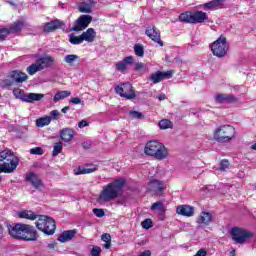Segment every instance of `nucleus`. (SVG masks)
I'll use <instances>...</instances> for the list:
<instances>
[{
  "label": "nucleus",
  "mask_w": 256,
  "mask_h": 256,
  "mask_svg": "<svg viewBox=\"0 0 256 256\" xmlns=\"http://www.w3.org/2000/svg\"><path fill=\"white\" fill-rule=\"evenodd\" d=\"M124 185L125 180L121 178L105 185L97 199L98 203H109V201L117 199Z\"/></svg>",
  "instance_id": "obj_1"
},
{
  "label": "nucleus",
  "mask_w": 256,
  "mask_h": 256,
  "mask_svg": "<svg viewBox=\"0 0 256 256\" xmlns=\"http://www.w3.org/2000/svg\"><path fill=\"white\" fill-rule=\"evenodd\" d=\"M9 234L14 239H23L24 241H37V230L28 224H16L8 228Z\"/></svg>",
  "instance_id": "obj_2"
},
{
  "label": "nucleus",
  "mask_w": 256,
  "mask_h": 256,
  "mask_svg": "<svg viewBox=\"0 0 256 256\" xmlns=\"http://www.w3.org/2000/svg\"><path fill=\"white\" fill-rule=\"evenodd\" d=\"M144 153L149 157H155L158 161H163V159H167L169 157V149L157 140L147 142L144 148Z\"/></svg>",
  "instance_id": "obj_3"
},
{
  "label": "nucleus",
  "mask_w": 256,
  "mask_h": 256,
  "mask_svg": "<svg viewBox=\"0 0 256 256\" xmlns=\"http://www.w3.org/2000/svg\"><path fill=\"white\" fill-rule=\"evenodd\" d=\"M213 137L217 143H231L237 137V130L229 124L220 125L214 130Z\"/></svg>",
  "instance_id": "obj_4"
},
{
  "label": "nucleus",
  "mask_w": 256,
  "mask_h": 256,
  "mask_svg": "<svg viewBox=\"0 0 256 256\" xmlns=\"http://www.w3.org/2000/svg\"><path fill=\"white\" fill-rule=\"evenodd\" d=\"M0 161H6L0 164V173H13L19 166V158L10 150L0 152Z\"/></svg>",
  "instance_id": "obj_5"
},
{
  "label": "nucleus",
  "mask_w": 256,
  "mask_h": 256,
  "mask_svg": "<svg viewBox=\"0 0 256 256\" xmlns=\"http://www.w3.org/2000/svg\"><path fill=\"white\" fill-rule=\"evenodd\" d=\"M35 225L39 231L45 233V235H53L57 226L55 220L49 216L41 215L38 216V220L35 222Z\"/></svg>",
  "instance_id": "obj_6"
},
{
  "label": "nucleus",
  "mask_w": 256,
  "mask_h": 256,
  "mask_svg": "<svg viewBox=\"0 0 256 256\" xmlns=\"http://www.w3.org/2000/svg\"><path fill=\"white\" fill-rule=\"evenodd\" d=\"M53 65H55L54 57L43 56L40 57L37 62L27 67V73H29L30 75H35V73L43 71V69H48V67H53Z\"/></svg>",
  "instance_id": "obj_7"
},
{
  "label": "nucleus",
  "mask_w": 256,
  "mask_h": 256,
  "mask_svg": "<svg viewBox=\"0 0 256 256\" xmlns=\"http://www.w3.org/2000/svg\"><path fill=\"white\" fill-rule=\"evenodd\" d=\"M207 19H209V16L201 10L194 12H185L180 14L179 16V20L182 23H191L194 25H196L197 23H205Z\"/></svg>",
  "instance_id": "obj_8"
},
{
  "label": "nucleus",
  "mask_w": 256,
  "mask_h": 256,
  "mask_svg": "<svg viewBox=\"0 0 256 256\" xmlns=\"http://www.w3.org/2000/svg\"><path fill=\"white\" fill-rule=\"evenodd\" d=\"M211 51L215 57H225L229 47L227 46V39L225 37L218 38L215 42L211 44Z\"/></svg>",
  "instance_id": "obj_9"
},
{
  "label": "nucleus",
  "mask_w": 256,
  "mask_h": 256,
  "mask_svg": "<svg viewBox=\"0 0 256 256\" xmlns=\"http://www.w3.org/2000/svg\"><path fill=\"white\" fill-rule=\"evenodd\" d=\"M231 236L235 243L243 245V243H246L248 239L253 237V232L244 228L235 227L231 230Z\"/></svg>",
  "instance_id": "obj_10"
},
{
  "label": "nucleus",
  "mask_w": 256,
  "mask_h": 256,
  "mask_svg": "<svg viewBox=\"0 0 256 256\" xmlns=\"http://www.w3.org/2000/svg\"><path fill=\"white\" fill-rule=\"evenodd\" d=\"M29 77L26 73L21 72L19 70H14L10 73L8 78L4 81V85L6 87H11L14 83H25Z\"/></svg>",
  "instance_id": "obj_11"
},
{
  "label": "nucleus",
  "mask_w": 256,
  "mask_h": 256,
  "mask_svg": "<svg viewBox=\"0 0 256 256\" xmlns=\"http://www.w3.org/2000/svg\"><path fill=\"white\" fill-rule=\"evenodd\" d=\"M115 93L120 95V97H124L125 99H135V90H133V86L129 83L121 84L115 88Z\"/></svg>",
  "instance_id": "obj_12"
},
{
  "label": "nucleus",
  "mask_w": 256,
  "mask_h": 256,
  "mask_svg": "<svg viewBox=\"0 0 256 256\" xmlns=\"http://www.w3.org/2000/svg\"><path fill=\"white\" fill-rule=\"evenodd\" d=\"M148 191L152 193V195H155L156 197H160V195L163 194V191H165V184H163V182L157 179H152L148 183Z\"/></svg>",
  "instance_id": "obj_13"
},
{
  "label": "nucleus",
  "mask_w": 256,
  "mask_h": 256,
  "mask_svg": "<svg viewBox=\"0 0 256 256\" xmlns=\"http://www.w3.org/2000/svg\"><path fill=\"white\" fill-rule=\"evenodd\" d=\"M91 21H93V17L90 15L80 16L73 27V31H83V29H87Z\"/></svg>",
  "instance_id": "obj_14"
},
{
  "label": "nucleus",
  "mask_w": 256,
  "mask_h": 256,
  "mask_svg": "<svg viewBox=\"0 0 256 256\" xmlns=\"http://www.w3.org/2000/svg\"><path fill=\"white\" fill-rule=\"evenodd\" d=\"M134 63H135V57L127 56L123 60L115 64L116 71H119L120 73H125V71L129 69V65H133Z\"/></svg>",
  "instance_id": "obj_15"
},
{
  "label": "nucleus",
  "mask_w": 256,
  "mask_h": 256,
  "mask_svg": "<svg viewBox=\"0 0 256 256\" xmlns=\"http://www.w3.org/2000/svg\"><path fill=\"white\" fill-rule=\"evenodd\" d=\"M226 0H212L210 2L201 4V9L204 11H216L217 9H221L223 5H225Z\"/></svg>",
  "instance_id": "obj_16"
},
{
  "label": "nucleus",
  "mask_w": 256,
  "mask_h": 256,
  "mask_svg": "<svg viewBox=\"0 0 256 256\" xmlns=\"http://www.w3.org/2000/svg\"><path fill=\"white\" fill-rule=\"evenodd\" d=\"M146 35L152 41H154L155 43H158V45H160V47H163V42L161 41V33L159 32V30H157V28H155V26L148 27L146 29Z\"/></svg>",
  "instance_id": "obj_17"
},
{
  "label": "nucleus",
  "mask_w": 256,
  "mask_h": 256,
  "mask_svg": "<svg viewBox=\"0 0 256 256\" xmlns=\"http://www.w3.org/2000/svg\"><path fill=\"white\" fill-rule=\"evenodd\" d=\"M26 181L31 183L35 189H43V181L40 180L39 176L34 172H28L26 174Z\"/></svg>",
  "instance_id": "obj_18"
},
{
  "label": "nucleus",
  "mask_w": 256,
  "mask_h": 256,
  "mask_svg": "<svg viewBox=\"0 0 256 256\" xmlns=\"http://www.w3.org/2000/svg\"><path fill=\"white\" fill-rule=\"evenodd\" d=\"M177 215H182L183 217H193L195 214V208L189 205H180L176 208Z\"/></svg>",
  "instance_id": "obj_19"
},
{
  "label": "nucleus",
  "mask_w": 256,
  "mask_h": 256,
  "mask_svg": "<svg viewBox=\"0 0 256 256\" xmlns=\"http://www.w3.org/2000/svg\"><path fill=\"white\" fill-rule=\"evenodd\" d=\"M97 2L93 0H82V2L78 6V10L80 13H92L93 7Z\"/></svg>",
  "instance_id": "obj_20"
},
{
  "label": "nucleus",
  "mask_w": 256,
  "mask_h": 256,
  "mask_svg": "<svg viewBox=\"0 0 256 256\" xmlns=\"http://www.w3.org/2000/svg\"><path fill=\"white\" fill-rule=\"evenodd\" d=\"M214 100L216 103H235L237 98L231 94H217Z\"/></svg>",
  "instance_id": "obj_21"
},
{
  "label": "nucleus",
  "mask_w": 256,
  "mask_h": 256,
  "mask_svg": "<svg viewBox=\"0 0 256 256\" xmlns=\"http://www.w3.org/2000/svg\"><path fill=\"white\" fill-rule=\"evenodd\" d=\"M75 235H77L76 230H66L59 235L58 241L60 243H67L71 241V239H73Z\"/></svg>",
  "instance_id": "obj_22"
},
{
  "label": "nucleus",
  "mask_w": 256,
  "mask_h": 256,
  "mask_svg": "<svg viewBox=\"0 0 256 256\" xmlns=\"http://www.w3.org/2000/svg\"><path fill=\"white\" fill-rule=\"evenodd\" d=\"M95 37H97V32H95V29L93 28H88L82 33V39L87 43H93V41H95Z\"/></svg>",
  "instance_id": "obj_23"
},
{
  "label": "nucleus",
  "mask_w": 256,
  "mask_h": 256,
  "mask_svg": "<svg viewBox=\"0 0 256 256\" xmlns=\"http://www.w3.org/2000/svg\"><path fill=\"white\" fill-rule=\"evenodd\" d=\"M60 137L62 141H64L65 143H69V141H71L73 137H75V132L73 131V129L64 128L60 131Z\"/></svg>",
  "instance_id": "obj_24"
},
{
  "label": "nucleus",
  "mask_w": 256,
  "mask_h": 256,
  "mask_svg": "<svg viewBox=\"0 0 256 256\" xmlns=\"http://www.w3.org/2000/svg\"><path fill=\"white\" fill-rule=\"evenodd\" d=\"M97 166L78 167L74 169V175H88L89 173H95Z\"/></svg>",
  "instance_id": "obj_25"
},
{
  "label": "nucleus",
  "mask_w": 256,
  "mask_h": 256,
  "mask_svg": "<svg viewBox=\"0 0 256 256\" xmlns=\"http://www.w3.org/2000/svg\"><path fill=\"white\" fill-rule=\"evenodd\" d=\"M18 217L20 219H28L29 221H35L38 219L39 215L34 214L31 210H23L18 212Z\"/></svg>",
  "instance_id": "obj_26"
},
{
  "label": "nucleus",
  "mask_w": 256,
  "mask_h": 256,
  "mask_svg": "<svg viewBox=\"0 0 256 256\" xmlns=\"http://www.w3.org/2000/svg\"><path fill=\"white\" fill-rule=\"evenodd\" d=\"M45 97L44 94L39 93H28L26 95L25 103H35V101H41Z\"/></svg>",
  "instance_id": "obj_27"
},
{
  "label": "nucleus",
  "mask_w": 256,
  "mask_h": 256,
  "mask_svg": "<svg viewBox=\"0 0 256 256\" xmlns=\"http://www.w3.org/2000/svg\"><path fill=\"white\" fill-rule=\"evenodd\" d=\"M213 219V216H211V213L209 212H201L198 223H201L202 225H209Z\"/></svg>",
  "instance_id": "obj_28"
},
{
  "label": "nucleus",
  "mask_w": 256,
  "mask_h": 256,
  "mask_svg": "<svg viewBox=\"0 0 256 256\" xmlns=\"http://www.w3.org/2000/svg\"><path fill=\"white\" fill-rule=\"evenodd\" d=\"M67 97H71L70 91H67V90L59 91L54 95V103H58V101L67 99Z\"/></svg>",
  "instance_id": "obj_29"
},
{
  "label": "nucleus",
  "mask_w": 256,
  "mask_h": 256,
  "mask_svg": "<svg viewBox=\"0 0 256 256\" xmlns=\"http://www.w3.org/2000/svg\"><path fill=\"white\" fill-rule=\"evenodd\" d=\"M61 22L59 20L52 21L50 23H47L44 27V31H47L48 33L51 31H55V29H59L61 27Z\"/></svg>",
  "instance_id": "obj_30"
},
{
  "label": "nucleus",
  "mask_w": 256,
  "mask_h": 256,
  "mask_svg": "<svg viewBox=\"0 0 256 256\" xmlns=\"http://www.w3.org/2000/svg\"><path fill=\"white\" fill-rule=\"evenodd\" d=\"M47 125H51V117L49 116H44L36 120V126L40 128L47 127Z\"/></svg>",
  "instance_id": "obj_31"
},
{
  "label": "nucleus",
  "mask_w": 256,
  "mask_h": 256,
  "mask_svg": "<svg viewBox=\"0 0 256 256\" xmlns=\"http://www.w3.org/2000/svg\"><path fill=\"white\" fill-rule=\"evenodd\" d=\"M152 211H158L160 215H163L165 211H167V208H165V205L163 202H155L151 206Z\"/></svg>",
  "instance_id": "obj_32"
},
{
  "label": "nucleus",
  "mask_w": 256,
  "mask_h": 256,
  "mask_svg": "<svg viewBox=\"0 0 256 256\" xmlns=\"http://www.w3.org/2000/svg\"><path fill=\"white\" fill-rule=\"evenodd\" d=\"M78 60L79 56L76 54H68L64 57V62L67 63V65H70V67H73Z\"/></svg>",
  "instance_id": "obj_33"
},
{
  "label": "nucleus",
  "mask_w": 256,
  "mask_h": 256,
  "mask_svg": "<svg viewBox=\"0 0 256 256\" xmlns=\"http://www.w3.org/2000/svg\"><path fill=\"white\" fill-rule=\"evenodd\" d=\"M69 41L72 45H81V43H83L84 40H83L82 34L80 36H77L75 34H70Z\"/></svg>",
  "instance_id": "obj_34"
},
{
  "label": "nucleus",
  "mask_w": 256,
  "mask_h": 256,
  "mask_svg": "<svg viewBox=\"0 0 256 256\" xmlns=\"http://www.w3.org/2000/svg\"><path fill=\"white\" fill-rule=\"evenodd\" d=\"M150 80L154 84L161 83V81H163V72L157 71L156 73L151 74Z\"/></svg>",
  "instance_id": "obj_35"
},
{
  "label": "nucleus",
  "mask_w": 256,
  "mask_h": 256,
  "mask_svg": "<svg viewBox=\"0 0 256 256\" xmlns=\"http://www.w3.org/2000/svg\"><path fill=\"white\" fill-rule=\"evenodd\" d=\"M13 95L16 99H20V101H24L27 99V95H25V91L19 89V88H15L13 90Z\"/></svg>",
  "instance_id": "obj_36"
},
{
  "label": "nucleus",
  "mask_w": 256,
  "mask_h": 256,
  "mask_svg": "<svg viewBox=\"0 0 256 256\" xmlns=\"http://www.w3.org/2000/svg\"><path fill=\"white\" fill-rule=\"evenodd\" d=\"M160 129H172L173 128V122L169 119H163L158 123Z\"/></svg>",
  "instance_id": "obj_37"
},
{
  "label": "nucleus",
  "mask_w": 256,
  "mask_h": 256,
  "mask_svg": "<svg viewBox=\"0 0 256 256\" xmlns=\"http://www.w3.org/2000/svg\"><path fill=\"white\" fill-rule=\"evenodd\" d=\"M62 151H63V143L62 142L55 143L52 151L53 157H57V155H59V153H61Z\"/></svg>",
  "instance_id": "obj_38"
},
{
  "label": "nucleus",
  "mask_w": 256,
  "mask_h": 256,
  "mask_svg": "<svg viewBox=\"0 0 256 256\" xmlns=\"http://www.w3.org/2000/svg\"><path fill=\"white\" fill-rule=\"evenodd\" d=\"M21 29H23V22L18 21L14 23L8 30L10 31V33H18V31H20Z\"/></svg>",
  "instance_id": "obj_39"
},
{
  "label": "nucleus",
  "mask_w": 256,
  "mask_h": 256,
  "mask_svg": "<svg viewBox=\"0 0 256 256\" xmlns=\"http://www.w3.org/2000/svg\"><path fill=\"white\" fill-rule=\"evenodd\" d=\"M134 52L137 57H143V55H145V50L143 49V46L141 44H136L134 46Z\"/></svg>",
  "instance_id": "obj_40"
},
{
  "label": "nucleus",
  "mask_w": 256,
  "mask_h": 256,
  "mask_svg": "<svg viewBox=\"0 0 256 256\" xmlns=\"http://www.w3.org/2000/svg\"><path fill=\"white\" fill-rule=\"evenodd\" d=\"M141 225L143 229H151L153 227V221L151 219H145Z\"/></svg>",
  "instance_id": "obj_41"
},
{
  "label": "nucleus",
  "mask_w": 256,
  "mask_h": 256,
  "mask_svg": "<svg viewBox=\"0 0 256 256\" xmlns=\"http://www.w3.org/2000/svg\"><path fill=\"white\" fill-rule=\"evenodd\" d=\"M9 33H11L9 29H7V28L1 29L0 30V41H5L7 35H9Z\"/></svg>",
  "instance_id": "obj_42"
},
{
  "label": "nucleus",
  "mask_w": 256,
  "mask_h": 256,
  "mask_svg": "<svg viewBox=\"0 0 256 256\" xmlns=\"http://www.w3.org/2000/svg\"><path fill=\"white\" fill-rule=\"evenodd\" d=\"M130 117H132V119H143V113L138 112V111H130L129 112Z\"/></svg>",
  "instance_id": "obj_43"
},
{
  "label": "nucleus",
  "mask_w": 256,
  "mask_h": 256,
  "mask_svg": "<svg viewBox=\"0 0 256 256\" xmlns=\"http://www.w3.org/2000/svg\"><path fill=\"white\" fill-rule=\"evenodd\" d=\"M91 256H101V247L93 246L92 250L90 251Z\"/></svg>",
  "instance_id": "obj_44"
},
{
  "label": "nucleus",
  "mask_w": 256,
  "mask_h": 256,
  "mask_svg": "<svg viewBox=\"0 0 256 256\" xmlns=\"http://www.w3.org/2000/svg\"><path fill=\"white\" fill-rule=\"evenodd\" d=\"M48 117H51V121H52V119L57 120V119H59V117H61V112H59V110H52L50 112V116H48Z\"/></svg>",
  "instance_id": "obj_45"
},
{
  "label": "nucleus",
  "mask_w": 256,
  "mask_h": 256,
  "mask_svg": "<svg viewBox=\"0 0 256 256\" xmlns=\"http://www.w3.org/2000/svg\"><path fill=\"white\" fill-rule=\"evenodd\" d=\"M227 169H229V161L222 160L220 163L219 171H225Z\"/></svg>",
  "instance_id": "obj_46"
},
{
  "label": "nucleus",
  "mask_w": 256,
  "mask_h": 256,
  "mask_svg": "<svg viewBox=\"0 0 256 256\" xmlns=\"http://www.w3.org/2000/svg\"><path fill=\"white\" fill-rule=\"evenodd\" d=\"M30 153L31 155H43V149H41L40 147H35L30 149Z\"/></svg>",
  "instance_id": "obj_47"
},
{
  "label": "nucleus",
  "mask_w": 256,
  "mask_h": 256,
  "mask_svg": "<svg viewBox=\"0 0 256 256\" xmlns=\"http://www.w3.org/2000/svg\"><path fill=\"white\" fill-rule=\"evenodd\" d=\"M93 213H94V215H96L99 218L105 217V211H103V209L94 208Z\"/></svg>",
  "instance_id": "obj_48"
},
{
  "label": "nucleus",
  "mask_w": 256,
  "mask_h": 256,
  "mask_svg": "<svg viewBox=\"0 0 256 256\" xmlns=\"http://www.w3.org/2000/svg\"><path fill=\"white\" fill-rule=\"evenodd\" d=\"M173 77V71L162 72V79H171Z\"/></svg>",
  "instance_id": "obj_49"
},
{
  "label": "nucleus",
  "mask_w": 256,
  "mask_h": 256,
  "mask_svg": "<svg viewBox=\"0 0 256 256\" xmlns=\"http://www.w3.org/2000/svg\"><path fill=\"white\" fill-rule=\"evenodd\" d=\"M143 69H145V64H143V62H137L135 64L136 71H143Z\"/></svg>",
  "instance_id": "obj_50"
},
{
  "label": "nucleus",
  "mask_w": 256,
  "mask_h": 256,
  "mask_svg": "<svg viewBox=\"0 0 256 256\" xmlns=\"http://www.w3.org/2000/svg\"><path fill=\"white\" fill-rule=\"evenodd\" d=\"M102 241H104V243H109L111 242V235L110 234H103L101 236Z\"/></svg>",
  "instance_id": "obj_51"
},
{
  "label": "nucleus",
  "mask_w": 256,
  "mask_h": 256,
  "mask_svg": "<svg viewBox=\"0 0 256 256\" xmlns=\"http://www.w3.org/2000/svg\"><path fill=\"white\" fill-rule=\"evenodd\" d=\"M70 103H72L73 105H81L82 101L79 97H75L70 99Z\"/></svg>",
  "instance_id": "obj_52"
},
{
  "label": "nucleus",
  "mask_w": 256,
  "mask_h": 256,
  "mask_svg": "<svg viewBox=\"0 0 256 256\" xmlns=\"http://www.w3.org/2000/svg\"><path fill=\"white\" fill-rule=\"evenodd\" d=\"M89 125V123L86 120H82L78 123V127L80 129H83V127H87Z\"/></svg>",
  "instance_id": "obj_53"
},
{
  "label": "nucleus",
  "mask_w": 256,
  "mask_h": 256,
  "mask_svg": "<svg viewBox=\"0 0 256 256\" xmlns=\"http://www.w3.org/2000/svg\"><path fill=\"white\" fill-rule=\"evenodd\" d=\"M157 99H159V101H165V99H167V96H165V94H160L157 96Z\"/></svg>",
  "instance_id": "obj_54"
},
{
  "label": "nucleus",
  "mask_w": 256,
  "mask_h": 256,
  "mask_svg": "<svg viewBox=\"0 0 256 256\" xmlns=\"http://www.w3.org/2000/svg\"><path fill=\"white\" fill-rule=\"evenodd\" d=\"M111 247V242H105L104 248L109 249Z\"/></svg>",
  "instance_id": "obj_55"
},
{
  "label": "nucleus",
  "mask_w": 256,
  "mask_h": 256,
  "mask_svg": "<svg viewBox=\"0 0 256 256\" xmlns=\"http://www.w3.org/2000/svg\"><path fill=\"white\" fill-rule=\"evenodd\" d=\"M61 111H62V113H67L69 111V106L62 108Z\"/></svg>",
  "instance_id": "obj_56"
},
{
  "label": "nucleus",
  "mask_w": 256,
  "mask_h": 256,
  "mask_svg": "<svg viewBox=\"0 0 256 256\" xmlns=\"http://www.w3.org/2000/svg\"><path fill=\"white\" fill-rule=\"evenodd\" d=\"M48 247H49V249H55V244H53V243L48 244Z\"/></svg>",
  "instance_id": "obj_57"
},
{
  "label": "nucleus",
  "mask_w": 256,
  "mask_h": 256,
  "mask_svg": "<svg viewBox=\"0 0 256 256\" xmlns=\"http://www.w3.org/2000/svg\"><path fill=\"white\" fill-rule=\"evenodd\" d=\"M0 237H3V226L0 225Z\"/></svg>",
  "instance_id": "obj_58"
},
{
  "label": "nucleus",
  "mask_w": 256,
  "mask_h": 256,
  "mask_svg": "<svg viewBox=\"0 0 256 256\" xmlns=\"http://www.w3.org/2000/svg\"><path fill=\"white\" fill-rule=\"evenodd\" d=\"M251 149H253L254 151H256V143H254V144L251 146Z\"/></svg>",
  "instance_id": "obj_59"
},
{
  "label": "nucleus",
  "mask_w": 256,
  "mask_h": 256,
  "mask_svg": "<svg viewBox=\"0 0 256 256\" xmlns=\"http://www.w3.org/2000/svg\"><path fill=\"white\" fill-rule=\"evenodd\" d=\"M0 181H1V177H0Z\"/></svg>",
  "instance_id": "obj_60"
}]
</instances>
